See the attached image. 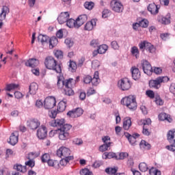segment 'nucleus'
I'll list each match as a JSON object with an SVG mask.
<instances>
[{"label": "nucleus", "mask_w": 175, "mask_h": 175, "mask_svg": "<svg viewBox=\"0 0 175 175\" xmlns=\"http://www.w3.org/2000/svg\"><path fill=\"white\" fill-rule=\"evenodd\" d=\"M44 66L46 69L53 70L55 73H62V66L51 56H48L45 58Z\"/></svg>", "instance_id": "obj_1"}, {"label": "nucleus", "mask_w": 175, "mask_h": 175, "mask_svg": "<svg viewBox=\"0 0 175 175\" xmlns=\"http://www.w3.org/2000/svg\"><path fill=\"white\" fill-rule=\"evenodd\" d=\"M57 155L59 158H62L60 161L61 165L69 163L70 161H73V156H70V149L66 147H61L57 150Z\"/></svg>", "instance_id": "obj_2"}, {"label": "nucleus", "mask_w": 175, "mask_h": 175, "mask_svg": "<svg viewBox=\"0 0 175 175\" xmlns=\"http://www.w3.org/2000/svg\"><path fill=\"white\" fill-rule=\"evenodd\" d=\"M121 105L126 106L129 110H136L137 109V102L135 95H129L121 99Z\"/></svg>", "instance_id": "obj_3"}, {"label": "nucleus", "mask_w": 175, "mask_h": 175, "mask_svg": "<svg viewBox=\"0 0 175 175\" xmlns=\"http://www.w3.org/2000/svg\"><path fill=\"white\" fill-rule=\"evenodd\" d=\"M72 129V125L69 124H64L62 127L57 130L58 137L59 140H68L70 139V133L69 131Z\"/></svg>", "instance_id": "obj_4"}, {"label": "nucleus", "mask_w": 175, "mask_h": 175, "mask_svg": "<svg viewBox=\"0 0 175 175\" xmlns=\"http://www.w3.org/2000/svg\"><path fill=\"white\" fill-rule=\"evenodd\" d=\"M170 80L167 77H158L155 79L149 81L150 88H154V90H159L162 83H167Z\"/></svg>", "instance_id": "obj_5"}, {"label": "nucleus", "mask_w": 175, "mask_h": 175, "mask_svg": "<svg viewBox=\"0 0 175 175\" xmlns=\"http://www.w3.org/2000/svg\"><path fill=\"white\" fill-rule=\"evenodd\" d=\"M76 85V81L73 79H65L64 80V92L66 95L71 96L75 95V92L73 91V87Z\"/></svg>", "instance_id": "obj_6"}, {"label": "nucleus", "mask_w": 175, "mask_h": 175, "mask_svg": "<svg viewBox=\"0 0 175 175\" xmlns=\"http://www.w3.org/2000/svg\"><path fill=\"white\" fill-rule=\"evenodd\" d=\"M139 50H142L143 51L146 50V51H147L150 54H154V53H155V51H157L155 46L152 44H151V42H149L146 40L141 42L139 44Z\"/></svg>", "instance_id": "obj_7"}, {"label": "nucleus", "mask_w": 175, "mask_h": 175, "mask_svg": "<svg viewBox=\"0 0 175 175\" xmlns=\"http://www.w3.org/2000/svg\"><path fill=\"white\" fill-rule=\"evenodd\" d=\"M118 87L122 91H128L132 87V82L128 78H122L118 81Z\"/></svg>", "instance_id": "obj_8"}, {"label": "nucleus", "mask_w": 175, "mask_h": 175, "mask_svg": "<svg viewBox=\"0 0 175 175\" xmlns=\"http://www.w3.org/2000/svg\"><path fill=\"white\" fill-rule=\"evenodd\" d=\"M57 105V100L54 96L46 97L44 100V107L46 110L53 109Z\"/></svg>", "instance_id": "obj_9"}, {"label": "nucleus", "mask_w": 175, "mask_h": 175, "mask_svg": "<svg viewBox=\"0 0 175 175\" xmlns=\"http://www.w3.org/2000/svg\"><path fill=\"white\" fill-rule=\"evenodd\" d=\"M111 8L116 13H121V12L124 10V5H122V3L118 1V0H111Z\"/></svg>", "instance_id": "obj_10"}, {"label": "nucleus", "mask_w": 175, "mask_h": 175, "mask_svg": "<svg viewBox=\"0 0 175 175\" xmlns=\"http://www.w3.org/2000/svg\"><path fill=\"white\" fill-rule=\"evenodd\" d=\"M83 113H84V110H83V109L76 108L75 109L69 111L67 113V116L70 118H77L79 117H81V116H83Z\"/></svg>", "instance_id": "obj_11"}, {"label": "nucleus", "mask_w": 175, "mask_h": 175, "mask_svg": "<svg viewBox=\"0 0 175 175\" xmlns=\"http://www.w3.org/2000/svg\"><path fill=\"white\" fill-rule=\"evenodd\" d=\"M36 135L40 140L46 139V137H47V128L44 125H42L37 130Z\"/></svg>", "instance_id": "obj_12"}, {"label": "nucleus", "mask_w": 175, "mask_h": 175, "mask_svg": "<svg viewBox=\"0 0 175 175\" xmlns=\"http://www.w3.org/2000/svg\"><path fill=\"white\" fill-rule=\"evenodd\" d=\"M27 126L30 129H38L40 126V121L36 118L30 119L27 122Z\"/></svg>", "instance_id": "obj_13"}, {"label": "nucleus", "mask_w": 175, "mask_h": 175, "mask_svg": "<svg viewBox=\"0 0 175 175\" xmlns=\"http://www.w3.org/2000/svg\"><path fill=\"white\" fill-rule=\"evenodd\" d=\"M69 17H70V14L68 12H61L57 17V21L59 24H65L69 20Z\"/></svg>", "instance_id": "obj_14"}, {"label": "nucleus", "mask_w": 175, "mask_h": 175, "mask_svg": "<svg viewBox=\"0 0 175 175\" xmlns=\"http://www.w3.org/2000/svg\"><path fill=\"white\" fill-rule=\"evenodd\" d=\"M49 124L51 126L57 127L59 128V129L62 128L64 125H66V124H65V119L64 118L53 120L49 122Z\"/></svg>", "instance_id": "obj_15"}, {"label": "nucleus", "mask_w": 175, "mask_h": 175, "mask_svg": "<svg viewBox=\"0 0 175 175\" xmlns=\"http://www.w3.org/2000/svg\"><path fill=\"white\" fill-rule=\"evenodd\" d=\"M142 66L143 71L144 73H146V75H150V73L152 72V67L151 66V64H150V62H148V61L144 60L142 62Z\"/></svg>", "instance_id": "obj_16"}, {"label": "nucleus", "mask_w": 175, "mask_h": 175, "mask_svg": "<svg viewBox=\"0 0 175 175\" xmlns=\"http://www.w3.org/2000/svg\"><path fill=\"white\" fill-rule=\"evenodd\" d=\"M148 10L153 16H157L159 13V6L154 3H150L148 6Z\"/></svg>", "instance_id": "obj_17"}, {"label": "nucleus", "mask_w": 175, "mask_h": 175, "mask_svg": "<svg viewBox=\"0 0 175 175\" xmlns=\"http://www.w3.org/2000/svg\"><path fill=\"white\" fill-rule=\"evenodd\" d=\"M87 20H88V16H87V15H80L76 20V28H80V27H81L84 23L87 22Z\"/></svg>", "instance_id": "obj_18"}, {"label": "nucleus", "mask_w": 175, "mask_h": 175, "mask_svg": "<svg viewBox=\"0 0 175 175\" xmlns=\"http://www.w3.org/2000/svg\"><path fill=\"white\" fill-rule=\"evenodd\" d=\"M9 143L11 146H16V144L18 143V132L15 131L11 134Z\"/></svg>", "instance_id": "obj_19"}, {"label": "nucleus", "mask_w": 175, "mask_h": 175, "mask_svg": "<svg viewBox=\"0 0 175 175\" xmlns=\"http://www.w3.org/2000/svg\"><path fill=\"white\" fill-rule=\"evenodd\" d=\"M131 72L133 79L134 80H139L141 76L140 70H139V68H137L136 66H133L131 68Z\"/></svg>", "instance_id": "obj_20"}, {"label": "nucleus", "mask_w": 175, "mask_h": 175, "mask_svg": "<svg viewBox=\"0 0 175 175\" xmlns=\"http://www.w3.org/2000/svg\"><path fill=\"white\" fill-rule=\"evenodd\" d=\"M125 137L128 139L130 144L133 146L136 143V137H139V134H135L134 135H131L129 133H124Z\"/></svg>", "instance_id": "obj_21"}, {"label": "nucleus", "mask_w": 175, "mask_h": 175, "mask_svg": "<svg viewBox=\"0 0 175 175\" xmlns=\"http://www.w3.org/2000/svg\"><path fill=\"white\" fill-rule=\"evenodd\" d=\"M148 20L144 18L142 19L139 23H134L133 25V29H136L135 25H137V27H142V28H147V27H148Z\"/></svg>", "instance_id": "obj_22"}, {"label": "nucleus", "mask_w": 175, "mask_h": 175, "mask_svg": "<svg viewBox=\"0 0 175 175\" xmlns=\"http://www.w3.org/2000/svg\"><path fill=\"white\" fill-rule=\"evenodd\" d=\"M9 13H10V10L9 9V7L6 5L3 6L1 9V12L0 14V20H5V18H6V15L9 14Z\"/></svg>", "instance_id": "obj_23"}, {"label": "nucleus", "mask_w": 175, "mask_h": 175, "mask_svg": "<svg viewBox=\"0 0 175 175\" xmlns=\"http://www.w3.org/2000/svg\"><path fill=\"white\" fill-rule=\"evenodd\" d=\"M92 84L94 87H96L100 83V79H99V72L95 71L93 78H92Z\"/></svg>", "instance_id": "obj_24"}, {"label": "nucleus", "mask_w": 175, "mask_h": 175, "mask_svg": "<svg viewBox=\"0 0 175 175\" xmlns=\"http://www.w3.org/2000/svg\"><path fill=\"white\" fill-rule=\"evenodd\" d=\"M132 126V120L129 117L124 118L123 121V128L125 131H129Z\"/></svg>", "instance_id": "obj_25"}, {"label": "nucleus", "mask_w": 175, "mask_h": 175, "mask_svg": "<svg viewBox=\"0 0 175 175\" xmlns=\"http://www.w3.org/2000/svg\"><path fill=\"white\" fill-rule=\"evenodd\" d=\"M159 120L160 121H167V122H172L173 121V119L170 118V115L165 113H161L159 115Z\"/></svg>", "instance_id": "obj_26"}, {"label": "nucleus", "mask_w": 175, "mask_h": 175, "mask_svg": "<svg viewBox=\"0 0 175 175\" xmlns=\"http://www.w3.org/2000/svg\"><path fill=\"white\" fill-rule=\"evenodd\" d=\"M50 37L47 35L40 34L38 37V40L40 42L42 45L49 44Z\"/></svg>", "instance_id": "obj_27"}, {"label": "nucleus", "mask_w": 175, "mask_h": 175, "mask_svg": "<svg viewBox=\"0 0 175 175\" xmlns=\"http://www.w3.org/2000/svg\"><path fill=\"white\" fill-rule=\"evenodd\" d=\"M167 139L170 143L175 144V129L170 130L167 134Z\"/></svg>", "instance_id": "obj_28"}, {"label": "nucleus", "mask_w": 175, "mask_h": 175, "mask_svg": "<svg viewBox=\"0 0 175 175\" xmlns=\"http://www.w3.org/2000/svg\"><path fill=\"white\" fill-rule=\"evenodd\" d=\"M25 65L29 68H35L39 65V60L36 59H29L27 62H25Z\"/></svg>", "instance_id": "obj_29"}, {"label": "nucleus", "mask_w": 175, "mask_h": 175, "mask_svg": "<svg viewBox=\"0 0 175 175\" xmlns=\"http://www.w3.org/2000/svg\"><path fill=\"white\" fill-rule=\"evenodd\" d=\"M96 26V21L93 19L91 21H89L85 24V31H92V29H94V27Z\"/></svg>", "instance_id": "obj_30"}, {"label": "nucleus", "mask_w": 175, "mask_h": 175, "mask_svg": "<svg viewBox=\"0 0 175 175\" xmlns=\"http://www.w3.org/2000/svg\"><path fill=\"white\" fill-rule=\"evenodd\" d=\"M38 90H39V85L36 83H32L29 85V92L31 95H35L36 92H38Z\"/></svg>", "instance_id": "obj_31"}, {"label": "nucleus", "mask_w": 175, "mask_h": 175, "mask_svg": "<svg viewBox=\"0 0 175 175\" xmlns=\"http://www.w3.org/2000/svg\"><path fill=\"white\" fill-rule=\"evenodd\" d=\"M66 109V100H63L60 101L57 105V111L58 113H62L65 111Z\"/></svg>", "instance_id": "obj_32"}, {"label": "nucleus", "mask_w": 175, "mask_h": 175, "mask_svg": "<svg viewBox=\"0 0 175 175\" xmlns=\"http://www.w3.org/2000/svg\"><path fill=\"white\" fill-rule=\"evenodd\" d=\"M111 158H114L115 159H118L117 154L114 152H105L103 154V159H111Z\"/></svg>", "instance_id": "obj_33"}, {"label": "nucleus", "mask_w": 175, "mask_h": 175, "mask_svg": "<svg viewBox=\"0 0 175 175\" xmlns=\"http://www.w3.org/2000/svg\"><path fill=\"white\" fill-rule=\"evenodd\" d=\"M48 42L49 43V49H54V47H55V46L58 44V39L57 38V37H51V38H49Z\"/></svg>", "instance_id": "obj_34"}, {"label": "nucleus", "mask_w": 175, "mask_h": 175, "mask_svg": "<svg viewBox=\"0 0 175 175\" xmlns=\"http://www.w3.org/2000/svg\"><path fill=\"white\" fill-rule=\"evenodd\" d=\"M14 169L20 172V173H27V166H23L21 164H16L14 165Z\"/></svg>", "instance_id": "obj_35"}, {"label": "nucleus", "mask_w": 175, "mask_h": 175, "mask_svg": "<svg viewBox=\"0 0 175 175\" xmlns=\"http://www.w3.org/2000/svg\"><path fill=\"white\" fill-rule=\"evenodd\" d=\"M48 166L51 167H54L55 169H58L59 167V162L57 160L50 159L48 162Z\"/></svg>", "instance_id": "obj_36"}, {"label": "nucleus", "mask_w": 175, "mask_h": 175, "mask_svg": "<svg viewBox=\"0 0 175 175\" xmlns=\"http://www.w3.org/2000/svg\"><path fill=\"white\" fill-rule=\"evenodd\" d=\"M131 53L132 55L137 59L140 57V51H139V48H137V46L131 47Z\"/></svg>", "instance_id": "obj_37"}, {"label": "nucleus", "mask_w": 175, "mask_h": 175, "mask_svg": "<svg viewBox=\"0 0 175 175\" xmlns=\"http://www.w3.org/2000/svg\"><path fill=\"white\" fill-rule=\"evenodd\" d=\"M57 88L60 90H64L65 91V80L62 79L61 77H57Z\"/></svg>", "instance_id": "obj_38"}, {"label": "nucleus", "mask_w": 175, "mask_h": 175, "mask_svg": "<svg viewBox=\"0 0 175 175\" xmlns=\"http://www.w3.org/2000/svg\"><path fill=\"white\" fill-rule=\"evenodd\" d=\"M18 84L10 83L6 85L5 91H14V90H18Z\"/></svg>", "instance_id": "obj_39"}, {"label": "nucleus", "mask_w": 175, "mask_h": 175, "mask_svg": "<svg viewBox=\"0 0 175 175\" xmlns=\"http://www.w3.org/2000/svg\"><path fill=\"white\" fill-rule=\"evenodd\" d=\"M77 21L73 18L67 19L66 25L68 28H76Z\"/></svg>", "instance_id": "obj_40"}, {"label": "nucleus", "mask_w": 175, "mask_h": 175, "mask_svg": "<svg viewBox=\"0 0 175 175\" xmlns=\"http://www.w3.org/2000/svg\"><path fill=\"white\" fill-rule=\"evenodd\" d=\"M68 69L72 72V73L76 72V69H77V64H76V62L74 61L70 60Z\"/></svg>", "instance_id": "obj_41"}, {"label": "nucleus", "mask_w": 175, "mask_h": 175, "mask_svg": "<svg viewBox=\"0 0 175 175\" xmlns=\"http://www.w3.org/2000/svg\"><path fill=\"white\" fill-rule=\"evenodd\" d=\"M107 49H109V46L107 44H102L98 46L97 51L98 54H105L107 51Z\"/></svg>", "instance_id": "obj_42"}, {"label": "nucleus", "mask_w": 175, "mask_h": 175, "mask_svg": "<svg viewBox=\"0 0 175 175\" xmlns=\"http://www.w3.org/2000/svg\"><path fill=\"white\" fill-rule=\"evenodd\" d=\"M141 148H144V150H150L151 144H148V142L145 140H142L139 144Z\"/></svg>", "instance_id": "obj_43"}, {"label": "nucleus", "mask_w": 175, "mask_h": 175, "mask_svg": "<svg viewBox=\"0 0 175 175\" xmlns=\"http://www.w3.org/2000/svg\"><path fill=\"white\" fill-rule=\"evenodd\" d=\"M159 23L163 24L164 25H167L170 23V19L165 16H160L158 19Z\"/></svg>", "instance_id": "obj_44"}, {"label": "nucleus", "mask_w": 175, "mask_h": 175, "mask_svg": "<svg viewBox=\"0 0 175 175\" xmlns=\"http://www.w3.org/2000/svg\"><path fill=\"white\" fill-rule=\"evenodd\" d=\"M139 125H144L143 126L150 127V125H151V119L147 118L144 120H141L139 121Z\"/></svg>", "instance_id": "obj_45"}, {"label": "nucleus", "mask_w": 175, "mask_h": 175, "mask_svg": "<svg viewBox=\"0 0 175 175\" xmlns=\"http://www.w3.org/2000/svg\"><path fill=\"white\" fill-rule=\"evenodd\" d=\"M94 6H95V3L92 1H85L84 3V7L85 9H88V10H92Z\"/></svg>", "instance_id": "obj_46"}, {"label": "nucleus", "mask_w": 175, "mask_h": 175, "mask_svg": "<svg viewBox=\"0 0 175 175\" xmlns=\"http://www.w3.org/2000/svg\"><path fill=\"white\" fill-rule=\"evenodd\" d=\"M54 55L57 59H62L64 58V52L60 50H57L54 51Z\"/></svg>", "instance_id": "obj_47"}, {"label": "nucleus", "mask_w": 175, "mask_h": 175, "mask_svg": "<svg viewBox=\"0 0 175 175\" xmlns=\"http://www.w3.org/2000/svg\"><path fill=\"white\" fill-rule=\"evenodd\" d=\"M110 147H111V146H110V144H104L99 147V151H100V152H105V151H107V150H109Z\"/></svg>", "instance_id": "obj_48"}, {"label": "nucleus", "mask_w": 175, "mask_h": 175, "mask_svg": "<svg viewBox=\"0 0 175 175\" xmlns=\"http://www.w3.org/2000/svg\"><path fill=\"white\" fill-rule=\"evenodd\" d=\"M110 136L106 135L102 137V142L104 143V144H109V146H111L113 144V142H111Z\"/></svg>", "instance_id": "obj_49"}, {"label": "nucleus", "mask_w": 175, "mask_h": 175, "mask_svg": "<svg viewBox=\"0 0 175 175\" xmlns=\"http://www.w3.org/2000/svg\"><path fill=\"white\" fill-rule=\"evenodd\" d=\"M51 159L50 154L45 153L41 157L42 163H47Z\"/></svg>", "instance_id": "obj_50"}, {"label": "nucleus", "mask_w": 175, "mask_h": 175, "mask_svg": "<svg viewBox=\"0 0 175 175\" xmlns=\"http://www.w3.org/2000/svg\"><path fill=\"white\" fill-rule=\"evenodd\" d=\"M105 173H107V174H117V169L113 167H107L105 169Z\"/></svg>", "instance_id": "obj_51"}, {"label": "nucleus", "mask_w": 175, "mask_h": 175, "mask_svg": "<svg viewBox=\"0 0 175 175\" xmlns=\"http://www.w3.org/2000/svg\"><path fill=\"white\" fill-rule=\"evenodd\" d=\"M154 102L157 106H163L164 101L159 96H157L155 97Z\"/></svg>", "instance_id": "obj_52"}, {"label": "nucleus", "mask_w": 175, "mask_h": 175, "mask_svg": "<svg viewBox=\"0 0 175 175\" xmlns=\"http://www.w3.org/2000/svg\"><path fill=\"white\" fill-rule=\"evenodd\" d=\"M139 169L141 172H147V170H148V167L146 163H141L139 165Z\"/></svg>", "instance_id": "obj_53"}, {"label": "nucleus", "mask_w": 175, "mask_h": 175, "mask_svg": "<svg viewBox=\"0 0 175 175\" xmlns=\"http://www.w3.org/2000/svg\"><path fill=\"white\" fill-rule=\"evenodd\" d=\"M80 174L81 175H94L92 172H91L88 168H84L80 171Z\"/></svg>", "instance_id": "obj_54"}, {"label": "nucleus", "mask_w": 175, "mask_h": 175, "mask_svg": "<svg viewBox=\"0 0 175 175\" xmlns=\"http://www.w3.org/2000/svg\"><path fill=\"white\" fill-rule=\"evenodd\" d=\"M149 174L150 175H161V171H159V170H157L156 168L152 167L149 170Z\"/></svg>", "instance_id": "obj_55"}, {"label": "nucleus", "mask_w": 175, "mask_h": 175, "mask_svg": "<svg viewBox=\"0 0 175 175\" xmlns=\"http://www.w3.org/2000/svg\"><path fill=\"white\" fill-rule=\"evenodd\" d=\"M39 157V154L36 152H30L27 155V159H35V158H38Z\"/></svg>", "instance_id": "obj_56"}, {"label": "nucleus", "mask_w": 175, "mask_h": 175, "mask_svg": "<svg viewBox=\"0 0 175 175\" xmlns=\"http://www.w3.org/2000/svg\"><path fill=\"white\" fill-rule=\"evenodd\" d=\"M92 81V77L86 75L83 77V82L85 84H90Z\"/></svg>", "instance_id": "obj_57"}, {"label": "nucleus", "mask_w": 175, "mask_h": 175, "mask_svg": "<svg viewBox=\"0 0 175 175\" xmlns=\"http://www.w3.org/2000/svg\"><path fill=\"white\" fill-rule=\"evenodd\" d=\"M149 129L150 127L143 126V131H142L143 135H144L145 136H150V130H148Z\"/></svg>", "instance_id": "obj_58"}, {"label": "nucleus", "mask_w": 175, "mask_h": 175, "mask_svg": "<svg viewBox=\"0 0 175 175\" xmlns=\"http://www.w3.org/2000/svg\"><path fill=\"white\" fill-rule=\"evenodd\" d=\"M111 46L113 50H119L120 49V45H118V42H117V41H112Z\"/></svg>", "instance_id": "obj_59"}, {"label": "nucleus", "mask_w": 175, "mask_h": 175, "mask_svg": "<svg viewBox=\"0 0 175 175\" xmlns=\"http://www.w3.org/2000/svg\"><path fill=\"white\" fill-rule=\"evenodd\" d=\"M25 164L26 165V166H29V167H33V166H35V161L31 159H29L28 161H26Z\"/></svg>", "instance_id": "obj_60"}, {"label": "nucleus", "mask_w": 175, "mask_h": 175, "mask_svg": "<svg viewBox=\"0 0 175 175\" xmlns=\"http://www.w3.org/2000/svg\"><path fill=\"white\" fill-rule=\"evenodd\" d=\"M64 43L68 46V47H72L73 46V41L70 38H66Z\"/></svg>", "instance_id": "obj_61"}, {"label": "nucleus", "mask_w": 175, "mask_h": 175, "mask_svg": "<svg viewBox=\"0 0 175 175\" xmlns=\"http://www.w3.org/2000/svg\"><path fill=\"white\" fill-rule=\"evenodd\" d=\"M110 16V11L109 10H104L103 11L102 17L103 18H107Z\"/></svg>", "instance_id": "obj_62"}, {"label": "nucleus", "mask_w": 175, "mask_h": 175, "mask_svg": "<svg viewBox=\"0 0 175 175\" xmlns=\"http://www.w3.org/2000/svg\"><path fill=\"white\" fill-rule=\"evenodd\" d=\"M96 92V91L95 90V89H94L93 88H90L87 90V96H91V95H94V94H95Z\"/></svg>", "instance_id": "obj_63"}, {"label": "nucleus", "mask_w": 175, "mask_h": 175, "mask_svg": "<svg viewBox=\"0 0 175 175\" xmlns=\"http://www.w3.org/2000/svg\"><path fill=\"white\" fill-rule=\"evenodd\" d=\"M128 153L127 152H121L119 154V157L118 158V159H125V158H128Z\"/></svg>", "instance_id": "obj_64"}]
</instances>
